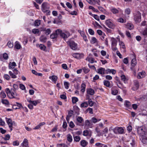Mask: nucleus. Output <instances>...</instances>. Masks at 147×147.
<instances>
[{
    "label": "nucleus",
    "instance_id": "obj_33",
    "mask_svg": "<svg viewBox=\"0 0 147 147\" xmlns=\"http://www.w3.org/2000/svg\"><path fill=\"white\" fill-rule=\"evenodd\" d=\"M104 84L105 86L108 87H110V82L107 80H104L103 81Z\"/></svg>",
    "mask_w": 147,
    "mask_h": 147
},
{
    "label": "nucleus",
    "instance_id": "obj_25",
    "mask_svg": "<svg viewBox=\"0 0 147 147\" xmlns=\"http://www.w3.org/2000/svg\"><path fill=\"white\" fill-rule=\"evenodd\" d=\"M36 47H39L40 49L43 51H46V47L43 45L42 44H36Z\"/></svg>",
    "mask_w": 147,
    "mask_h": 147
},
{
    "label": "nucleus",
    "instance_id": "obj_53",
    "mask_svg": "<svg viewBox=\"0 0 147 147\" xmlns=\"http://www.w3.org/2000/svg\"><path fill=\"white\" fill-rule=\"evenodd\" d=\"M115 137V135L113 134L110 133L107 137V138L108 139H111Z\"/></svg>",
    "mask_w": 147,
    "mask_h": 147
},
{
    "label": "nucleus",
    "instance_id": "obj_56",
    "mask_svg": "<svg viewBox=\"0 0 147 147\" xmlns=\"http://www.w3.org/2000/svg\"><path fill=\"white\" fill-rule=\"evenodd\" d=\"M32 32L34 34H36L39 33V31L38 29H34L32 30Z\"/></svg>",
    "mask_w": 147,
    "mask_h": 147
},
{
    "label": "nucleus",
    "instance_id": "obj_17",
    "mask_svg": "<svg viewBox=\"0 0 147 147\" xmlns=\"http://www.w3.org/2000/svg\"><path fill=\"white\" fill-rule=\"evenodd\" d=\"M97 73L100 74H105V69L102 67H100L97 69Z\"/></svg>",
    "mask_w": 147,
    "mask_h": 147
},
{
    "label": "nucleus",
    "instance_id": "obj_31",
    "mask_svg": "<svg viewBox=\"0 0 147 147\" xmlns=\"http://www.w3.org/2000/svg\"><path fill=\"white\" fill-rule=\"evenodd\" d=\"M76 120L77 122L80 123H82L84 121V119L82 118L80 116L77 117Z\"/></svg>",
    "mask_w": 147,
    "mask_h": 147
},
{
    "label": "nucleus",
    "instance_id": "obj_15",
    "mask_svg": "<svg viewBox=\"0 0 147 147\" xmlns=\"http://www.w3.org/2000/svg\"><path fill=\"white\" fill-rule=\"evenodd\" d=\"M28 145V141L27 139L25 138L21 144V145L23 147H27Z\"/></svg>",
    "mask_w": 147,
    "mask_h": 147
},
{
    "label": "nucleus",
    "instance_id": "obj_34",
    "mask_svg": "<svg viewBox=\"0 0 147 147\" xmlns=\"http://www.w3.org/2000/svg\"><path fill=\"white\" fill-rule=\"evenodd\" d=\"M88 142L85 140H82L80 142V144L82 147H85L88 144Z\"/></svg>",
    "mask_w": 147,
    "mask_h": 147
},
{
    "label": "nucleus",
    "instance_id": "obj_35",
    "mask_svg": "<svg viewBox=\"0 0 147 147\" xmlns=\"http://www.w3.org/2000/svg\"><path fill=\"white\" fill-rule=\"evenodd\" d=\"M111 93L112 94L115 95L117 94L118 93V91L117 90L112 88L111 89Z\"/></svg>",
    "mask_w": 147,
    "mask_h": 147
},
{
    "label": "nucleus",
    "instance_id": "obj_11",
    "mask_svg": "<svg viewBox=\"0 0 147 147\" xmlns=\"http://www.w3.org/2000/svg\"><path fill=\"white\" fill-rule=\"evenodd\" d=\"M105 24L109 28H113L114 27V25L112 21L110 20H107L105 22Z\"/></svg>",
    "mask_w": 147,
    "mask_h": 147
},
{
    "label": "nucleus",
    "instance_id": "obj_18",
    "mask_svg": "<svg viewBox=\"0 0 147 147\" xmlns=\"http://www.w3.org/2000/svg\"><path fill=\"white\" fill-rule=\"evenodd\" d=\"M14 47L17 49L19 50L22 48V46L18 41H16L14 43Z\"/></svg>",
    "mask_w": 147,
    "mask_h": 147
},
{
    "label": "nucleus",
    "instance_id": "obj_59",
    "mask_svg": "<svg viewBox=\"0 0 147 147\" xmlns=\"http://www.w3.org/2000/svg\"><path fill=\"white\" fill-rule=\"evenodd\" d=\"M89 33L91 35H93L94 34V31L91 29H89L88 30Z\"/></svg>",
    "mask_w": 147,
    "mask_h": 147
},
{
    "label": "nucleus",
    "instance_id": "obj_46",
    "mask_svg": "<svg viewBox=\"0 0 147 147\" xmlns=\"http://www.w3.org/2000/svg\"><path fill=\"white\" fill-rule=\"evenodd\" d=\"M74 140L76 142H79L81 139L80 137L78 136H74Z\"/></svg>",
    "mask_w": 147,
    "mask_h": 147
},
{
    "label": "nucleus",
    "instance_id": "obj_43",
    "mask_svg": "<svg viewBox=\"0 0 147 147\" xmlns=\"http://www.w3.org/2000/svg\"><path fill=\"white\" fill-rule=\"evenodd\" d=\"M67 140L70 142H71L72 141V136L69 134H68L67 135Z\"/></svg>",
    "mask_w": 147,
    "mask_h": 147
},
{
    "label": "nucleus",
    "instance_id": "obj_12",
    "mask_svg": "<svg viewBox=\"0 0 147 147\" xmlns=\"http://www.w3.org/2000/svg\"><path fill=\"white\" fill-rule=\"evenodd\" d=\"M146 74L144 71H142L141 72H139L138 73L137 78L138 79H140L145 77Z\"/></svg>",
    "mask_w": 147,
    "mask_h": 147
},
{
    "label": "nucleus",
    "instance_id": "obj_54",
    "mask_svg": "<svg viewBox=\"0 0 147 147\" xmlns=\"http://www.w3.org/2000/svg\"><path fill=\"white\" fill-rule=\"evenodd\" d=\"M98 8L99 10L102 12L104 13H105L106 12V11L105 9L102 7L98 6Z\"/></svg>",
    "mask_w": 147,
    "mask_h": 147
},
{
    "label": "nucleus",
    "instance_id": "obj_1",
    "mask_svg": "<svg viewBox=\"0 0 147 147\" xmlns=\"http://www.w3.org/2000/svg\"><path fill=\"white\" fill-rule=\"evenodd\" d=\"M138 134L140 136V139L143 143L147 142V131L144 126H138L137 128Z\"/></svg>",
    "mask_w": 147,
    "mask_h": 147
},
{
    "label": "nucleus",
    "instance_id": "obj_14",
    "mask_svg": "<svg viewBox=\"0 0 147 147\" xmlns=\"http://www.w3.org/2000/svg\"><path fill=\"white\" fill-rule=\"evenodd\" d=\"M139 87V83L137 80H135L134 81V85L132 88V89L134 90H135L138 89Z\"/></svg>",
    "mask_w": 147,
    "mask_h": 147
},
{
    "label": "nucleus",
    "instance_id": "obj_60",
    "mask_svg": "<svg viewBox=\"0 0 147 147\" xmlns=\"http://www.w3.org/2000/svg\"><path fill=\"white\" fill-rule=\"evenodd\" d=\"M64 85L66 89H68L69 87V83L68 82H64Z\"/></svg>",
    "mask_w": 147,
    "mask_h": 147
},
{
    "label": "nucleus",
    "instance_id": "obj_2",
    "mask_svg": "<svg viewBox=\"0 0 147 147\" xmlns=\"http://www.w3.org/2000/svg\"><path fill=\"white\" fill-rule=\"evenodd\" d=\"M5 90L7 96L10 98H15L16 96H18L15 90L13 89H11L10 90L9 88H7Z\"/></svg>",
    "mask_w": 147,
    "mask_h": 147
},
{
    "label": "nucleus",
    "instance_id": "obj_22",
    "mask_svg": "<svg viewBox=\"0 0 147 147\" xmlns=\"http://www.w3.org/2000/svg\"><path fill=\"white\" fill-rule=\"evenodd\" d=\"M42 31L45 32V33L47 35H48L51 32V30L49 28H44Z\"/></svg>",
    "mask_w": 147,
    "mask_h": 147
},
{
    "label": "nucleus",
    "instance_id": "obj_47",
    "mask_svg": "<svg viewBox=\"0 0 147 147\" xmlns=\"http://www.w3.org/2000/svg\"><path fill=\"white\" fill-rule=\"evenodd\" d=\"M7 45L9 48H12L13 46V42L11 41H9L7 43Z\"/></svg>",
    "mask_w": 147,
    "mask_h": 147
},
{
    "label": "nucleus",
    "instance_id": "obj_4",
    "mask_svg": "<svg viewBox=\"0 0 147 147\" xmlns=\"http://www.w3.org/2000/svg\"><path fill=\"white\" fill-rule=\"evenodd\" d=\"M113 132L116 134H123L124 133V129L122 127H116L113 128Z\"/></svg>",
    "mask_w": 147,
    "mask_h": 147
},
{
    "label": "nucleus",
    "instance_id": "obj_62",
    "mask_svg": "<svg viewBox=\"0 0 147 147\" xmlns=\"http://www.w3.org/2000/svg\"><path fill=\"white\" fill-rule=\"evenodd\" d=\"M4 78L7 80H9L10 78V76L8 74H5L4 76Z\"/></svg>",
    "mask_w": 147,
    "mask_h": 147
},
{
    "label": "nucleus",
    "instance_id": "obj_26",
    "mask_svg": "<svg viewBox=\"0 0 147 147\" xmlns=\"http://www.w3.org/2000/svg\"><path fill=\"white\" fill-rule=\"evenodd\" d=\"M141 34L145 38H147V28L142 31L141 32Z\"/></svg>",
    "mask_w": 147,
    "mask_h": 147
},
{
    "label": "nucleus",
    "instance_id": "obj_32",
    "mask_svg": "<svg viewBox=\"0 0 147 147\" xmlns=\"http://www.w3.org/2000/svg\"><path fill=\"white\" fill-rule=\"evenodd\" d=\"M50 79H51L55 83H56V82L57 81V77L56 76L53 75L49 77Z\"/></svg>",
    "mask_w": 147,
    "mask_h": 147
},
{
    "label": "nucleus",
    "instance_id": "obj_48",
    "mask_svg": "<svg viewBox=\"0 0 147 147\" xmlns=\"http://www.w3.org/2000/svg\"><path fill=\"white\" fill-rule=\"evenodd\" d=\"M121 80H123L125 83H126V81L128 80V79L124 75H122L121 76Z\"/></svg>",
    "mask_w": 147,
    "mask_h": 147
},
{
    "label": "nucleus",
    "instance_id": "obj_8",
    "mask_svg": "<svg viewBox=\"0 0 147 147\" xmlns=\"http://www.w3.org/2000/svg\"><path fill=\"white\" fill-rule=\"evenodd\" d=\"M67 42L72 49L76 50V49L77 45L73 41L69 40L67 41Z\"/></svg>",
    "mask_w": 147,
    "mask_h": 147
},
{
    "label": "nucleus",
    "instance_id": "obj_19",
    "mask_svg": "<svg viewBox=\"0 0 147 147\" xmlns=\"http://www.w3.org/2000/svg\"><path fill=\"white\" fill-rule=\"evenodd\" d=\"M72 55L74 57L77 59H80L83 56L82 54L77 53L73 54Z\"/></svg>",
    "mask_w": 147,
    "mask_h": 147
},
{
    "label": "nucleus",
    "instance_id": "obj_44",
    "mask_svg": "<svg viewBox=\"0 0 147 147\" xmlns=\"http://www.w3.org/2000/svg\"><path fill=\"white\" fill-rule=\"evenodd\" d=\"M0 97L2 98H5L6 97V95L5 92L2 91L0 93Z\"/></svg>",
    "mask_w": 147,
    "mask_h": 147
},
{
    "label": "nucleus",
    "instance_id": "obj_49",
    "mask_svg": "<svg viewBox=\"0 0 147 147\" xmlns=\"http://www.w3.org/2000/svg\"><path fill=\"white\" fill-rule=\"evenodd\" d=\"M1 102L3 104L5 105H7L9 104V102L7 99H2Z\"/></svg>",
    "mask_w": 147,
    "mask_h": 147
},
{
    "label": "nucleus",
    "instance_id": "obj_36",
    "mask_svg": "<svg viewBox=\"0 0 147 147\" xmlns=\"http://www.w3.org/2000/svg\"><path fill=\"white\" fill-rule=\"evenodd\" d=\"M85 125L86 126L89 127H91L92 126V124L88 120H86L85 121Z\"/></svg>",
    "mask_w": 147,
    "mask_h": 147
},
{
    "label": "nucleus",
    "instance_id": "obj_27",
    "mask_svg": "<svg viewBox=\"0 0 147 147\" xmlns=\"http://www.w3.org/2000/svg\"><path fill=\"white\" fill-rule=\"evenodd\" d=\"M83 135L84 136H91V132L90 131L86 130L84 131L83 132Z\"/></svg>",
    "mask_w": 147,
    "mask_h": 147
},
{
    "label": "nucleus",
    "instance_id": "obj_28",
    "mask_svg": "<svg viewBox=\"0 0 147 147\" xmlns=\"http://www.w3.org/2000/svg\"><path fill=\"white\" fill-rule=\"evenodd\" d=\"M16 66V63L14 62H13L12 63L10 62L9 64V68L10 69H13Z\"/></svg>",
    "mask_w": 147,
    "mask_h": 147
},
{
    "label": "nucleus",
    "instance_id": "obj_16",
    "mask_svg": "<svg viewBox=\"0 0 147 147\" xmlns=\"http://www.w3.org/2000/svg\"><path fill=\"white\" fill-rule=\"evenodd\" d=\"M78 32L79 33H80L81 36L83 37V38L84 40L85 41H87L88 40L87 39L86 36L84 32L81 30H78Z\"/></svg>",
    "mask_w": 147,
    "mask_h": 147
},
{
    "label": "nucleus",
    "instance_id": "obj_55",
    "mask_svg": "<svg viewBox=\"0 0 147 147\" xmlns=\"http://www.w3.org/2000/svg\"><path fill=\"white\" fill-rule=\"evenodd\" d=\"M89 9H92L93 11L96 12H98V11L97 9H95L93 7L91 6H90L89 7Z\"/></svg>",
    "mask_w": 147,
    "mask_h": 147
},
{
    "label": "nucleus",
    "instance_id": "obj_42",
    "mask_svg": "<svg viewBox=\"0 0 147 147\" xmlns=\"http://www.w3.org/2000/svg\"><path fill=\"white\" fill-rule=\"evenodd\" d=\"M88 106V104L87 102H85L81 104L80 107L81 108L87 107Z\"/></svg>",
    "mask_w": 147,
    "mask_h": 147
},
{
    "label": "nucleus",
    "instance_id": "obj_7",
    "mask_svg": "<svg viewBox=\"0 0 147 147\" xmlns=\"http://www.w3.org/2000/svg\"><path fill=\"white\" fill-rule=\"evenodd\" d=\"M49 5L47 3L44 2L42 3V5L41 9L43 12H49V11L48 9H49Z\"/></svg>",
    "mask_w": 147,
    "mask_h": 147
},
{
    "label": "nucleus",
    "instance_id": "obj_13",
    "mask_svg": "<svg viewBox=\"0 0 147 147\" xmlns=\"http://www.w3.org/2000/svg\"><path fill=\"white\" fill-rule=\"evenodd\" d=\"M110 41L111 43V46L112 47L116 46L117 45V41L115 38L113 37L111 38Z\"/></svg>",
    "mask_w": 147,
    "mask_h": 147
},
{
    "label": "nucleus",
    "instance_id": "obj_64",
    "mask_svg": "<svg viewBox=\"0 0 147 147\" xmlns=\"http://www.w3.org/2000/svg\"><path fill=\"white\" fill-rule=\"evenodd\" d=\"M95 145L96 146H98L99 147H102L103 146V144L101 143H100L99 142H98V143H96L95 144Z\"/></svg>",
    "mask_w": 147,
    "mask_h": 147
},
{
    "label": "nucleus",
    "instance_id": "obj_57",
    "mask_svg": "<svg viewBox=\"0 0 147 147\" xmlns=\"http://www.w3.org/2000/svg\"><path fill=\"white\" fill-rule=\"evenodd\" d=\"M19 144V142L18 140H16L13 142V145L14 146H18Z\"/></svg>",
    "mask_w": 147,
    "mask_h": 147
},
{
    "label": "nucleus",
    "instance_id": "obj_5",
    "mask_svg": "<svg viewBox=\"0 0 147 147\" xmlns=\"http://www.w3.org/2000/svg\"><path fill=\"white\" fill-rule=\"evenodd\" d=\"M6 121L9 125V127L10 129V131H11L13 129V126H15L16 124L15 122L12 121L11 119L7 117H5Z\"/></svg>",
    "mask_w": 147,
    "mask_h": 147
},
{
    "label": "nucleus",
    "instance_id": "obj_23",
    "mask_svg": "<svg viewBox=\"0 0 147 147\" xmlns=\"http://www.w3.org/2000/svg\"><path fill=\"white\" fill-rule=\"evenodd\" d=\"M28 102L32 104L34 106H36V105L38 104L40 102L39 100H37L35 101H32L31 100H28Z\"/></svg>",
    "mask_w": 147,
    "mask_h": 147
},
{
    "label": "nucleus",
    "instance_id": "obj_51",
    "mask_svg": "<svg viewBox=\"0 0 147 147\" xmlns=\"http://www.w3.org/2000/svg\"><path fill=\"white\" fill-rule=\"evenodd\" d=\"M78 99L76 97H72V102L73 104H75L78 101Z\"/></svg>",
    "mask_w": 147,
    "mask_h": 147
},
{
    "label": "nucleus",
    "instance_id": "obj_38",
    "mask_svg": "<svg viewBox=\"0 0 147 147\" xmlns=\"http://www.w3.org/2000/svg\"><path fill=\"white\" fill-rule=\"evenodd\" d=\"M126 27L129 29L131 30L133 28L134 26L132 24L130 23H128L127 24Z\"/></svg>",
    "mask_w": 147,
    "mask_h": 147
},
{
    "label": "nucleus",
    "instance_id": "obj_20",
    "mask_svg": "<svg viewBox=\"0 0 147 147\" xmlns=\"http://www.w3.org/2000/svg\"><path fill=\"white\" fill-rule=\"evenodd\" d=\"M16 105H14L13 106V108L15 109H20L22 107V105L20 103L18 102H16Z\"/></svg>",
    "mask_w": 147,
    "mask_h": 147
},
{
    "label": "nucleus",
    "instance_id": "obj_10",
    "mask_svg": "<svg viewBox=\"0 0 147 147\" xmlns=\"http://www.w3.org/2000/svg\"><path fill=\"white\" fill-rule=\"evenodd\" d=\"M13 71L14 73L11 71L9 72V73L12 78H17L16 75L18 74V70L16 69H14L13 70Z\"/></svg>",
    "mask_w": 147,
    "mask_h": 147
},
{
    "label": "nucleus",
    "instance_id": "obj_41",
    "mask_svg": "<svg viewBox=\"0 0 147 147\" xmlns=\"http://www.w3.org/2000/svg\"><path fill=\"white\" fill-rule=\"evenodd\" d=\"M58 34H57L56 31L55 33H53L51 35L50 37L51 38L54 39L57 37Z\"/></svg>",
    "mask_w": 147,
    "mask_h": 147
},
{
    "label": "nucleus",
    "instance_id": "obj_21",
    "mask_svg": "<svg viewBox=\"0 0 147 147\" xmlns=\"http://www.w3.org/2000/svg\"><path fill=\"white\" fill-rule=\"evenodd\" d=\"M86 100H88V103L90 107H92L93 106L94 103L92 100L91 99L89 98V96L87 95L86 96Z\"/></svg>",
    "mask_w": 147,
    "mask_h": 147
},
{
    "label": "nucleus",
    "instance_id": "obj_63",
    "mask_svg": "<svg viewBox=\"0 0 147 147\" xmlns=\"http://www.w3.org/2000/svg\"><path fill=\"white\" fill-rule=\"evenodd\" d=\"M132 142L130 143L131 145L132 146L131 147H135L136 145L134 140L132 139Z\"/></svg>",
    "mask_w": 147,
    "mask_h": 147
},
{
    "label": "nucleus",
    "instance_id": "obj_9",
    "mask_svg": "<svg viewBox=\"0 0 147 147\" xmlns=\"http://www.w3.org/2000/svg\"><path fill=\"white\" fill-rule=\"evenodd\" d=\"M137 63V62L136 59L135 58L133 59L131 61V66L133 67H131V69L134 71V75H135L136 74V70L134 69L133 67L136 65Z\"/></svg>",
    "mask_w": 147,
    "mask_h": 147
},
{
    "label": "nucleus",
    "instance_id": "obj_29",
    "mask_svg": "<svg viewBox=\"0 0 147 147\" xmlns=\"http://www.w3.org/2000/svg\"><path fill=\"white\" fill-rule=\"evenodd\" d=\"M86 60L88 61L89 62L92 63L96 62V61L92 57L90 58L88 57L86 59Z\"/></svg>",
    "mask_w": 147,
    "mask_h": 147
},
{
    "label": "nucleus",
    "instance_id": "obj_52",
    "mask_svg": "<svg viewBox=\"0 0 147 147\" xmlns=\"http://www.w3.org/2000/svg\"><path fill=\"white\" fill-rule=\"evenodd\" d=\"M40 20H36L34 22V25L36 26H38L40 24Z\"/></svg>",
    "mask_w": 147,
    "mask_h": 147
},
{
    "label": "nucleus",
    "instance_id": "obj_30",
    "mask_svg": "<svg viewBox=\"0 0 147 147\" xmlns=\"http://www.w3.org/2000/svg\"><path fill=\"white\" fill-rule=\"evenodd\" d=\"M87 94L86 95H88V94H89L91 95H93L94 93V90L92 88H90L88 89L87 90Z\"/></svg>",
    "mask_w": 147,
    "mask_h": 147
},
{
    "label": "nucleus",
    "instance_id": "obj_58",
    "mask_svg": "<svg viewBox=\"0 0 147 147\" xmlns=\"http://www.w3.org/2000/svg\"><path fill=\"white\" fill-rule=\"evenodd\" d=\"M125 13L127 15L130 14L131 12L129 8H127L125 9Z\"/></svg>",
    "mask_w": 147,
    "mask_h": 147
},
{
    "label": "nucleus",
    "instance_id": "obj_37",
    "mask_svg": "<svg viewBox=\"0 0 147 147\" xmlns=\"http://www.w3.org/2000/svg\"><path fill=\"white\" fill-rule=\"evenodd\" d=\"M47 39V38L46 37L44 36H42L40 38V41L44 42H46Z\"/></svg>",
    "mask_w": 147,
    "mask_h": 147
},
{
    "label": "nucleus",
    "instance_id": "obj_24",
    "mask_svg": "<svg viewBox=\"0 0 147 147\" xmlns=\"http://www.w3.org/2000/svg\"><path fill=\"white\" fill-rule=\"evenodd\" d=\"M110 10L114 14L118 13L119 12V10L116 9L115 7H112L111 8Z\"/></svg>",
    "mask_w": 147,
    "mask_h": 147
},
{
    "label": "nucleus",
    "instance_id": "obj_50",
    "mask_svg": "<svg viewBox=\"0 0 147 147\" xmlns=\"http://www.w3.org/2000/svg\"><path fill=\"white\" fill-rule=\"evenodd\" d=\"M81 91L82 92H84L86 89V85L85 84L83 83L81 85Z\"/></svg>",
    "mask_w": 147,
    "mask_h": 147
},
{
    "label": "nucleus",
    "instance_id": "obj_45",
    "mask_svg": "<svg viewBox=\"0 0 147 147\" xmlns=\"http://www.w3.org/2000/svg\"><path fill=\"white\" fill-rule=\"evenodd\" d=\"M96 4L100 5V0H93L92 5H95Z\"/></svg>",
    "mask_w": 147,
    "mask_h": 147
},
{
    "label": "nucleus",
    "instance_id": "obj_3",
    "mask_svg": "<svg viewBox=\"0 0 147 147\" xmlns=\"http://www.w3.org/2000/svg\"><path fill=\"white\" fill-rule=\"evenodd\" d=\"M56 32L57 34H59L60 36L64 39L67 38L70 36L69 32L66 30L62 31L60 29H57L56 30Z\"/></svg>",
    "mask_w": 147,
    "mask_h": 147
},
{
    "label": "nucleus",
    "instance_id": "obj_40",
    "mask_svg": "<svg viewBox=\"0 0 147 147\" xmlns=\"http://www.w3.org/2000/svg\"><path fill=\"white\" fill-rule=\"evenodd\" d=\"M90 42L91 43L94 44L97 42V40L95 37H93L91 38Z\"/></svg>",
    "mask_w": 147,
    "mask_h": 147
},
{
    "label": "nucleus",
    "instance_id": "obj_61",
    "mask_svg": "<svg viewBox=\"0 0 147 147\" xmlns=\"http://www.w3.org/2000/svg\"><path fill=\"white\" fill-rule=\"evenodd\" d=\"M118 21L120 23H125L126 22V20H124L122 18H120L118 19Z\"/></svg>",
    "mask_w": 147,
    "mask_h": 147
},
{
    "label": "nucleus",
    "instance_id": "obj_6",
    "mask_svg": "<svg viewBox=\"0 0 147 147\" xmlns=\"http://www.w3.org/2000/svg\"><path fill=\"white\" fill-rule=\"evenodd\" d=\"M134 20L136 23L140 22L141 21V15L139 11L137 12L134 13Z\"/></svg>",
    "mask_w": 147,
    "mask_h": 147
},
{
    "label": "nucleus",
    "instance_id": "obj_39",
    "mask_svg": "<svg viewBox=\"0 0 147 147\" xmlns=\"http://www.w3.org/2000/svg\"><path fill=\"white\" fill-rule=\"evenodd\" d=\"M119 45L120 46V47L124 49L125 48V46L124 43L123 42L121 41L120 39H119Z\"/></svg>",
    "mask_w": 147,
    "mask_h": 147
}]
</instances>
